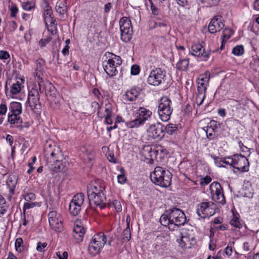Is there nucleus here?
<instances>
[{"instance_id":"nucleus-1","label":"nucleus","mask_w":259,"mask_h":259,"mask_svg":"<svg viewBox=\"0 0 259 259\" xmlns=\"http://www.w3.org/2000/svg\"><path fill=\"white\" fill-rule=\"evenodd\" d=\"M44 155L46 165L51 171L57 172L63 170L65 164L62 159V151L52 141H46L44 147Z\"/></svg>"},{"instance_id":"nucleus-2","label":"nucleus","mask_w":259,"mask_h":259,"mask_svg":"<svg viewBox=\"0 0 259 259\" xmlns=\"http://www.w3.org/2000/svg\"><path fill=\"white\" fill-rule=\"evenodd\" d=\"M159 221L162 225L168 227L170 230H175L179 226L184 225L187 222L184 212L176 207L166 210L161 216Z\"/></svg>"},{"instance_id":"nucleus-3","label":"nucleus","mask_w":259,"mask_h":259,"mask_svg":"<svg viewBox=\"0 0 259 259\" xmlns=\"http://www.w3.org/2000/svg\"><path fill=\"white\" fill-rule=\"evenodd\" d=\"M150 177L153 183L161 187L167 188L171 185L172 174L162 167L156 166Z\"/></svg>"},{"instance_id":"nucleus-4","label":"nucleus","mask_w":259,"mask_h":259,"mask_svg":"<svg viewBox=\"0 0 259 259\" xmlns=\"http://www.w3.org/2000/svg\"><path fill=\"white\" fill-rule=\"evenodd\" d=\"M8 121L11 124L17 128H22V119L20 116L22 113V106L20 103L12 102L10 104Z\"/></svg>"},{"instance_id":"nucleus-5","label":"nucleus","mask_w":259,"mask_h":259,"mask_svg":"<svg viewBox=\"0 0 259 259\" xmlns=\"http://www.w3.org/2000/svg\"><path fill=\"white\" fill-rule=\"evenodd\" d=\"M106 243V237L103 232L95 234L89 245V253L92 256L98 254Z\"/></svg>"},{"instance_id":"nucleus-6","label":"nucleus","mask_w":259,"mask_h":259,"mask_svg":"<svg viewBox=\"0 0 259 259\" xmlns=\"http://www.w3.org/2000/svg\"><path fill=\"white\" fill-rule=\"evenodd\" d=\"M171 106V101L167 97L164 96L161 98L158 107V113L163 121H167L170 119L172 112Z\"/></svg>"},{"instance_id":"nucleus-7","label":"nucleus","mask_w":259,"mask_h":259,"mask_svg":"<svg viewBox=\"0 0 259 259\" xmlns=\"http://www.w3.org/2000/svg\"><path fill=\"white\" fill-rule=\"evenodd\" d=\"M166 79V72L160 68H156L152 70L147 78L149 85L158 86L165 84Z\"/></svg>"},{"instance_id":"nucleus-8","label":"nucleus","mask_w":259,"mask_h":259,"mask_svg":"<svg viewBox=\"0 0 259 259\" xmlns=\"http://www.w3.org/2000/svg\"><path fill=\"white\" fill-rule=\"evenodd\" d=\"M26 103L31 110L34 112L37 113L40 111L41 105L40 96L38 89L36 87H33L29 91Z\"/></svg>"},{"instance_id":"nucleus-9","label":"nucleus","mask_w":259,"mask_h":259,"mask_svg":"<svg viewBox=\"0 0 259 259\" xmlns=\"http://www.w3.org/2000/svg\"><path fill=\"white\" fill-rule=\"evenodd\" d=\"M121 39L127 42L132 38L133 29L131 21L126 17L122 18L119 21Z\"/></svg>"},{"instance_id":"nucleus-10","label":"nucleus","mask_w":259,"mask_h":259,"mask_svg":"<svg viewBox=\"0 0 259 259\" xmlns=\"http://www.w3.org/2000/svg\"><path fill=\"white\" fill-rule=\"evenodd\" d=\"M196 211L201 218L210 217L215 213V205L211 202H202L197 205Z\"/></svg>"},{"instance_id":"nucleus-11","label":"nucleus","mask_w":259,"mask_h":259,"mask_svg":"<svg viewBox=\"0 0 259 259\" xmlns=\"http://www.w3.org/2000/svg\"><path fill=\"white\" fill-rule=\"evenodd\" d=\"M212 199L215 202L224 204L226 202L223 190L220 184L213 182L209 186Z\"/></svg>"},{"instance_id":"nucleus-12","label":"nucleus","mask_w":259,"mask_h":259,"mask_svg":"<svg viewBox=\"0 0 259 259\" xmlns=\"http://www.w3.org/2000/svg\"><path fill=\"white\" fill-rule=\"evenodd\" d=\"M233 167L239 171L247 172L249 169V162L248 159L242 155L236 154L233 155Z\"/></svg>"},{"instance_id":"nucleus-13","label":"nucleus","mask_w":259,"mask_h":259,"mask_svg":"<svg viewBox=\"0 0 259 259\" xmlns=\"http://www.w3.org/2000/svg\"><path fill=\"white\" fill-rule=\"evenodd\" d=\"M148 137L157 141L161 140L164 136V125L158 122L150 125L147 130Z\"/></svg>"},{"instance_id":"nucleus-14","label":"nucleus","mask_w":259,"mask_h":259,"mask_svg":"<svg viewBox=\"0 0 259 259\" xmlns=\"http://www.w3.org/2000/svg\"><path fill=\"white\" fill-rule=\"evenodd\" d=\"M50 227L56 231H61L63 228L62 217L56 211H51L48 214Z\"/></svg>"},{"instance_id":"nucleus-15","label":"nucleus","mask_w":259,"mask_h":259,"mask_svg":"<svg viewBox=\"0 0 259 259\" xmlns=\"http://www.w3.org/2000/svg\"><path fill=\"white\" fill-rule=\"evenodd\" d=\"M191 54L201 58L203 61L207 60L210 56V51H205L204 47L199 43L193 44L191 46Z\"/></svg>"},{"instance_id":"nucleus-16","label":"nucleus","mask_w":259,"mask_h":259,"mask_svg":"<svg viewBox=\"0 0 259 259\" xmlns=\"http://www.w3.org/2000/svg\"><path fill=\"white\" fill-rule=\"evenodd\" d=\"M180 238L177 240L182 248H190L192 245L196 244L195 237L188 234L185 231L180 233Z\"/></svg>"},{"instance_id":"nucleus-17","label":"nucleus","mask_w":259,"mask_h":259,"mask_svg":"<svg viewBox=\"0 0 259 259\" xmlns=\"http://www.w3.org/2000/svg\"><path fill=\"white\" fill-rule=\"evenodd\" d=\"M219 128H220V124L218 122L215 120L210 121L207 124L206 130L204 129L207 138L209 140L216 139L218 137L216 133Z\"/></svg>"},{"instance_id":"nucleus-18","label":"nucleus","mask_w":259,"mask_h":259,"mask_svg":"<svg viewBox=\"0 0 259 259\" xmlns=\"http://www.w3.org/2000/svg\"><path fill=\"white\" fill-rule=\"evenodd\" d=\"M225 26L224 23L222 21V17L217 16L213 18L208 26V29L210 33H214L220 31Z\"/></svg>"},{"instance_id":"nucleus-19","label":"nucleus","mask_w":259,"mask_h":259,"mask_svg":"<svg viewBox=\"0 0 259 259\" xmlns=\"http://www.w3.org/2000/svg\"><path fill=\"white\" fill-rule=\"evenodd\" d=\"M104 190L105 187L101 183L94 182L88 186V197H92L94 195L103 194Z\"/></svg>"},{"instance_id":"nucleus-20","label":"nucleus","mask_w":259,"mask_h":259,"mask_svg":"<svg viewBox=\"0 0 259 259\" xmlns=\"http://www.w3.org/2000/svg\"><path fill=\"white\" fill-rule=\"evenodd\" d=\"M104 71L109 77H113L116 75L117 70L114 61L112 59L105 60L102 63Z\"/></svg>"},{"instance_id":"nucleus-21","label":"nucleus","mask_w":259,"mask_h":259,"mask_svg":"<svg viewBox=\"0 0 259 259\" xmlns=\"http://www.w3.org/2000/svg\"><path fill=\"white\" fill-rule=\"evenodd\" d=\"M80 223L76 222L73 228L72 236L76 242L82 241L85 233V229Z\"/></svg>"},{"instance_id":"nucleus-22","label":"nucleus","mask_w":259,"mask_h":259,"mask_svg":"<svg viewBox=\"0 0 259 259\" xmlns=\"http://www.w3.org/2000/svg\"><path fill=\"white\" fill-rule=\"evenodd\" d=\"M52 15L53 12L52 8L50 7L49 3L47 2L44 13V16L45 22L48 27L49 25L50 26V27H53V25H54L56 22V20Z\"/></svg>"},{"instance_id":"nucleus-23","label":"nucleus","mask_w":259,"mask_h":259,"mask_svg":"<svg viewBox=\"0 0 259 259\" xmlns=\"http://www.w3.org/2000/svg\"><path fill=\"white\" fill-rule=\"evenodd\" d=\"M18 176L16 173L10 174L7 179L6 184L10 189V194L13 195L15 193V188L18 183Z\"/></svg>"},{"instance_id":"nucleus-24","label":"nucleus","mask_w":259,"mask_h":259,"mask_svg":"<svg viewBox=\"0 0 259 259\" xmlns=\"http://www.w3.org/2000/svg\"><path fill=\"white\" fill-rule=\"evenodd\" d=\"M90 202H92L97 206L100 208H104L106 206V197L104 193L93 196V197H88Z\"/></svg>"},{"instance_id":"nucleus-25","label":"nucleus","mask_w":259,"mask_h":259,"mask_svg":"<svg viewBox=\"0 0 259 259\" xmlns=\"http://www.w3.org/2000/svg\"><path fill=\"white\" fill-rule=\"evenodd\" d=\"M137 116L144 124L151 117L152 112L145 108L140 107L137 112Z\"/></svg>"},{"instance_id":"nucleus-26","label":"nucleus","mask_w":259,"mask_h":259,"mask_svg":"<svg viewBox=\"0 0 259 259\" xmlns=\"http://www.w3.org/2000/svg\"><path fill=\"white\" fill-rule=\"evenodd\" d=\"M139 95V91L136 88H133L130 90L127 91L125 94L127 100L130 102L135 101Z\"/></svg>"},{"instance_id":"nucleus-27","label":"nucleus","mask_w":259,"mask_h":259,"mask_svg":"<svg viewBox=\"0 0 259 259\" xmlns=\"http://www.w3.org/2000/svg\"><path fill=\"white\" fill-rule=\"evenodd\" d=\"M215 162L216 164L218 165L219 167H225V166H223L221 164V163H225L227 165H229L233 167V156L231 157H229L227 158H214Z\"/></svg>"},{"instance_id":"nucleus-28","label":"nucleus","mask_w":259,"mask_h":259,"mask_svg":"<svg viewBox=\"0 0 259 259\" xmlns=\"http://www.w3.org/2000/svg\"><path fill=\"white\" fill-rule=\"evenodd\" d=\"M82 206L78 204H75L73 201H71L69 206V211L70 214L73 216H76L79 214Z\"/></svg>"},{"instance_id":"nucleus-29","label":"nucleus","mask_w":259,"mask_h":259,"mask_svg":"<svg viewBox=\"0 0 259 259\" xmlns=\"http://www.w3.org/2000/svg\"><path fill=\"white\" fill-rule=\"evenodd\" d=\"M189 59L180 60L176 65V68L179 70L186 71L189 66Z\"/></svg>"},{"instance_id":"nucleus-30","label":"nucleus","mask_w":259,"mask_h":259,"mask_svg":"<svg viewBox=\"0 0 259 259\" xmlns=\"http://www.w3.org/2000/svg\"><path fill=\"white\" fill-rule=\"evenodd\" d=\"M84 200V195L82 193H79L75 195L72 199V201L75 204H78L82 207Z\"/></svg>"},{"instance_id":"nucleus-31","label":"nucleus","mask_w":259,"mask_h":259,"mask_svg":"<svg viewBox=\"0 0 259 259\" xmlns=\"http://www.w3.org/2000/svg\"><path fill=\"white\" fill-rule=\"evenodd\" d=\"M8 205L6 199L0 195V217L3 215L7 211Z\"/></svg>"},{"instance_id":"nucleus-32","label":"nucleus","mask_w":259,"mask_h":259,"mask_svg":"<svg viewBox=\"0 0 259 259\" xmlns=\"http://www.w3.org/2000/svg\"><path fill=\"white\" fill-rule=\"evenodd\" d=\"M142 124H143V123L137 116L135 119L126 123V125L128 128H137Z\"/></svg>"},{"instance_id":"nucleus-33","label":"nucleus","mask_w":259,"mask_h":259,"mask_svg":"<svg viewBox=\"0 0 259 259\" xmlns=\"http://www.w3.org/2000/svg\"><path fill=\"white\" fill-rule=\"evenodd\" d=\"M107 53L108 54V57L110 58L109 59H112L114 61V64H115L116 67L121 64L122 60L120 56L110 52H107ZM107 53L106 55H107Z\"/></svg>"},{"instance_id":"nucleus-34","label":"nucleus","mask_w":259,"mask_h":259,"mask_svg":"<svg viewBox=\"0 0 259 259\" xmlns=\"http://www.w3.org/2000/svg\"><path fill=\"white\" fill-rule=\"evenodd\" d=\"M177 130V125L172 123L168 124L166 126H164V132L169 135H172Z\"/></svg>"},{"instance_id":"nucleus-35","label":"nucleus","mask_w":259,"mask_h":259,"mask_svg":"<svg viewBox=\"0 0 259 259\" xmlns=\"http://www.w3.org/2000/svg\"><path fill=\"white\" fill-rule=\"evenodd\" d=\"M197 84V94L203 95V98L205 97V93L207 84L205 82H201L200 81H198Z\"/></svg>"},{"instance_id":"nucleus-36","label":"nucleus","mask_w":259,"mask_h":259,"mask_svg":"<svg viewBox=\"0 0 259 259\" xmlns=\"http://www.w3.org/2000/svg\"><path fill=\"white\" fill-rule=\"evenodd\" d=\"M56 12L60 15H64L67 12V7L63 3H57L56 6Z\"/></svg>"},{"instance_id":"nucleus-37","label":"nucleus","mask_w":259,"mask_h":259,"mask_svg":"<svg viewBox=\"0 0 259 259\" xmlns=\"http://www.w3.org/2000/svg\"><path fill=\"white\" fill-rule=\"evenodd\" d=\"M122 242H128L131 238V233L130 227H126L122 233Z\"/></svg>"},{"instance_id":"nucleus-38","label":"nucleus","mask_w":259,"mask_h":259,"mask_svg":"<svg viewBox=\"0 0 259 259\" xmlns=\"http://www.w3.org/2000/svg\"><path fill=\"white\" fill-rule=\"evenodd\" d=\"M45 61L41 59H38L36 61V67L35 69L36 76H38L39 77L40 75L38 74V72H41L43 69V66L45 65Z\"/></svg>"},{"instance_id":"nucleus-39","label":"nucleus","mask_w":259,"mask_h":259,"mask_svg":"<svg viewBox=\"0 0 259 259\" xmlns=\"http://www.w3.org/2000/svg\"><path fill=\"white\" fill-rule=\"evenodd\" d=\"M112 108L110 104H106L105 106V114L104 115H100L99 112H98V116L101 118L112 116Z\"/></svg>"},{"instance_id":"nucleus-40","label":"nucleus","mask_w":259,"mask_h":259,"mask_svg":"<svg viewBox=\"0 0 259 259\" xmlns=\"http://www.w3.org/2000/svg\"><path fill=\"white\" fill-rule=\"evenodd\" d=\"M120 171L121 174L117 176L118 182L121 184H123L127 181L126 177L125 175V170L123 168H121Z\"/></svg>"},{"instance_id":"nucleus-41","label":"nucleus","mask_w":259,"mask_h":259,"mask_svg":"<svg viewBox=\"0 0 259 259\" xmlns=\"http://www.w3.org/2000/svg\"><path fill=\"white\" fill-rule=\"evenodd\" d=\"M21 90V83L17 82L16 83H14L11 89V92L13 95H16L18 94Z\"/></svg>"},{"instance_id":"nucleus-42","label":"nucleus","mask_w":259,"mask_h":259,"mask_svg":"<svg viewBox=\"0 0 259 259\" xmlns=\"http://www.w3.org/2000/svg\"><path fill=\"white\" fill-rule=\"evenodd\" d=\"M232 53L236 56H241L244 53V48L242 46H237L232 50Z\"/></svg>"},{"instance_id":"nucleus-43","label":"nucleus","mask_w":259,"mask_h":259,"mask_svg":"<svg viewBox=\"0 0 259 259\" xmlns=\"http://www.w3.org/2000/svg\"><path fill=\"white\" fill-rule=\"evenodd\" d=\"M230 224L231 226L240 229L242 227V224L240 222L239 219L234 215L233 216V219L230 221Z\"/></svg>"},{"instance_id":"nucleus-44","label":"nucleus","mask_w":259,"mask_h":259,"mask_svg":"<svg viewBox=\"0 0 259 259\" xmlns=\"http://www.w3.org/2000/svg\"><path fill=\"white\" fill-rule=\"evenodd\" d=\"M23 243V240L21 238H18L15 241V248L17 251L20 252L23 250V246H22Z\"/></svg>"},{"instance_id":"nucleus-45","label":"nucleus","mask_w":259,"mask_h":259,"mask_svg":"<svg viewBox=\"0 0 259 259\" xmlns=\"http://www.w3.org/2000/svg\"><path fill=\"white\" fill-rule=\"evenodd\" d=\"M23 197L26 201H30L35 199V195L32 192L27 193L23 195Z\"/></svg>"},{"instance_id":"nucleus-46","label":"nucleus","mask_w":259,"mask_h":259,"mask_svg":"<svg viewBox=\"0 0 259 259\" xmlns=\"http://www.w3.org/2000/svg\"><path fill=\"white\" fill-rule=\"evenodd\" d=\"M34 7V4L30 1H27L22 6V8L24 10L26 11H29Z\"/></svg>"},{"instance_id":"nucleus-47","label":"nucleus","mask_w":259,"mask_h":259,"mask_svg":"<svg viewBox=\"0 0 259 259\" xmlns=\"http://www.w3.org/2000/svg\"><path fill=\"white\" fill-rule=\"evenodd\" d=\"M112 205L115 208L116 210L120 212L122 210V207L120 201L117 200H115L112 202Z\"/></svg>"},{"instance_id":"nucleus-48","label":"nucleus","mask_w":259,"mask_h":259,"mask_svg":"<svg viewBox=\"0 0 259 259\" xmlns=\"http://www.w3.org/2000/svg\"><path fill=\"white\" fill-rule=\"evenodd\" d=\"M47 243L46 242L41 243L38 242L37 244L36 249L39 252H43L45 251V248L47 247Z\"/></svg>"},{"instance_id":"nucleus-49","label":"nucleus","mask_w":259,"mask_h":259,"mask_svg":"<svg viewBox=\"0 0 259 259\" xmlns=\"http://www.w3.org/2000/svg\"><path fill=\"white\" fill-rule=\"evenodd\" d=\"M140 67L137 65H133L131 67V72L132 75H136L140 72Z\"/></svg>"},{"instance_id":"nucleus-50","label":"nucleus","mask_w":259,"mask_h":259,"mask_svg":"<svg viewBox=\"0 0 259 259\" xmlns=\"http://www.w3.org/2000/svg\"><path fill=\"white\" fill-rule=\"evenodd\" d=\"M35 206V204L34 203H29L26 202L24 204L23 208V215H25V211L26 209L33 208Z\"/></svg>"},{"instance_id":"nucleus-51","label":"nucleus","mask_w":259,"mask_h":259,"mask_svg":"<svg viewBox=\"0 0 259 259\" xmlns=\"http://www.w3.org/2000/svg\"><path fill=\"white\" fill-rule=\"evenodd\" d=\"M201 78L198 79V81H200L201 82H205L206 84H207L209 80V74L207 73H205L204 75H201Z\"/></svg>"},{"instance_id":"nucleus-52","label":"nucleus","mask_w":259,"mask_h":259,"mask_svg":"<svg viewBox=\"0 0 259 259\" xmlns=\"http://www.w3.org/2000/svg\"><path fill=\"white\" fill-rule=\"evenodd\" d=\"M52 39V38L49 36L46 38L41 39L39 41V44L41 47L46 46Z\"/></svg>"},{"instance_id":"nucleus-53","label":"nucleus","mask_w":259,"mask_h":259,"mask_svg":"<svg viewBox=\"0 0 259 259\" xmlns=\"http://www.w3.org/2000/svg\"><path fill=\"white\" fill-rule=\"evenodd\" d=\"M10 56L9 53L6 51H0V59L6 60L10 58Z\"/></svg>"},{"instance_id":"nucleus-54","label":"nucleus","mask_w":259,"mask_h":259,"mask_svg":"<svg viewBox=\"0 0 259 259\" xmlns=\"http://www.w3.org/2000/svg\"><path fill=\"white\" fill-rule=\"evenodd\" d=\"M203 95H201L199 94H197V96L196 98V102L197 105L198 106H200L202 104L203 100L205 98V97L203 98Z\"/></svg>"},{"instance_id":"nucleus-55","label":"nucleus","mask_w":259,"mask_h":259,"mask_svg":"<svg viewBox=\"0 0 259 259\" xmlns=\"http://www.w3.org/2000/svg\"><path fill=\"white\" fill-rule=\"evenodd\" d=\"M233 252V247L231 246L228 245L223 251V254L225 253L227 256H230Z\"/></svg>"},{"instance_id":"nucleus-56","label":"nucleus","mask_w":259,"mask_h":259,"mask_svg":"<svg viewBox=\"0 0 259 259\" xmlns=\"http://www.w3.org/2000/svg\"><path fill=\"white\" fill-rule=\"evenodd\" d=\"M11 16L15 17L18 13V9L16 5L12 6L10 8Z\"/></svg>"},{"instance_id":"nucleus-57","label":"nucleus","mask_w":259,"mask_h":259,"mask_svg":"<svg viewBox=\"0 0 259 259\" xmlns=\"http://www.w3.org/2000/svg\"><path fill=\"white\" fill-rule=\"evenodd\" d=\"M56 255L58 259H67L68 253L66 251H64L61 255L60 252H56Z\"/></svg>"},{"instance_id":"nucleus-58","label":"nucleus","mask_w":259,"mask_h":259,"mask_svg":"<svg viewBox=\"0 0 259 259\" xmlns=\"http://www.w3.org/2000/svg\"><path fill=\"white\" fill-rule=\"evenodd\" d=\"M7 111V107L5 104H2L0 105V115H5Z\"/></svg>"},{"instance_id":"nucleus-59","label":"nucleus","mask_w":259,"mask_h":259,"mask_svg":"<svg viewBox=\"0 0 259 259\" xmlns=\"http://www.w3.org/2000/svg\"><path fill=\"white\" fill-rule=\"evenodd\" d=\"M152 149L151 148H150V150H149V151L150 152H152V151H151ZM159 151L161 153H162L163 155H164L165 153H166V150L165 149H163L162 147H160L159 148H158L157 150H154L153 151V152L156 155H157L159 152Z\"/></svg>"},{"instance_id":"nucleus-60","label":"nucleus","mask_w":259,"mask_h":259,"mask_svg":"<svg viewBox=\"0 0 259 259\" xmlns=\"http://www.w3.org/2000/svg\"><path fill=\"white\" fill-rule=\"evenodd\" d=\"M211 181V179L209 176H206L201 182V185H205L209 184Z\"/></svg>"},{"instance_id":"nucleus-61","label":"nucleus","mask_w":259,"mask_h":259,"mask_svg":"<svg viewBox=\"0 0 259 259\" xmlns=\"http://www.w3.org/2000/svg\"><path fill=\"white\" fill-rule=\"evenodd\" d=\"M107 157L108 160L110 162H113V163H116V159L114 157V155L113 153H109L107 155Z\"/></svg>"},{"instance_id":"nucleus-62","label":"nucleus","mask_w":259,"mask_h":259,"mask_svg":"<svg viewBox=\"0 0 259 259\" xmlns=\"http://www.w3.org/2000/svg\"><path fill=\"white\" fill-rule=\"evenodd\" d=\"M151 10L152 11V13L154 15H158L159 14V9L156 7L154 5L151 6Z\"/></svg>"},{"instance_id":"nucleus-63","label":"nucleus","mask_w":259,"mask_h":259,"mask_svg":"<svg viewBox=\"0 0 259 259\" xmlns=\"http://www.w3.org/2000/svg\"><path fill=\"white\" fill-rule=\"evenodd\" d=\"M216 247V244L215 242L212 239H210V242L209 244V249L210 250L213 251Z\"/></svg>"},{"instance_id":"nucleus-64","label":"nucleus","mask_w":259,"mask_h":259,"mask_svg":"<svg viewBox=\"0 0 259 259\" xmlns=\"http://www.w3.org/2000/svg\"><path fill=\"white\" fill-rule=\"evenodd\" d=\"M223 254V251L222 250H219L215 256H212L214 259H223L222 254Z\"/></svg>"}]
</instances>
